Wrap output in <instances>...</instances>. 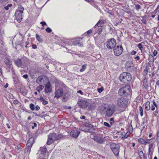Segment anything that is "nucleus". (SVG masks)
<instances>
[{"label":"nucleus","mask_w":159,"mask_h":159,"mask_svg":"<svg viewBox=\"0 0 159 159\" xmlns=\"http://www.w3.org/2000/svg\"><path fill=\"white\" fill-rule=\"evenodd\" d=\"M62 135L61 134L57 135L56 133H50L48 135L47 144L48 145H50L55 141L58 140L62 138Z\"/></svg>","instance_id":"f257e3e1"},{"label":"nucleus","mask_w":159,"mask_h":159,"mask_svg":"<svg viewBox=\"0 0 159 159\" xmlns=\"http://www.w3.org/2000/svg\"><path fill=\"white\" fill-rule=\"evenodd\" d=\"M132 78V75L126 72H123L121 73L119 77L120 81L125 84L129 83L131 80Z\"/></svg>","instance_id":"f03ea898"},{"label":"nucleus","mask_w":159,"mask_h":159,"mask_svg":"<svg viewBox=\"0 0 159 159\" xmlns=\"http://www.w3.org/2000/svg\"><path fill=\"white\" fill-rule=\"evenodd\" d=\"M130 88L129 85H127L120 89L118 92L119 95L122 96H126L130 93Z\"/></svg>","instance_id":"7ed1b4c3"},{"label":"nucleus","mask_w":159,"mask_h":159,"mask_svg":"<svg viewBox=\"0 0 159 159\" xmlns=\"http://www.w3.org/2000/svg\"><path fill=\"white\" fill-rule=\"evenodd\" d=\"M127 103V101L123 97L118 98L117 101V105L120 108H124Z\"/></svg>","instance_id":"20e7f679"},{"label":"nucleus","mask_w":159,"mask_h":159,"mask_svg":"<svg viewBox=\"0 0 159 159\" xmlns=\"http://www.w3.org/2000/svg\"><path fill=\"white\" fill-rule=\"evenodd\" d=\"M111 149L116 156L119 155L120 152V146L118 144L112 143L111 144Z\"/></svg>","instance_id":"39448f33"},{"label":"nucleus","mask_w":159,"mask_h":159,"mask_svg":"<svg viewBox=\"0 0 159 159\" xmlns=\"http://www.w3.org/2000/svg\"><path fill=\"white\" fill-rule=\"evenodd\" d=\"M77 104L80 108L85 109L89 106V103L88 102L87 99H80L78 100Z\"/></svg>","instance_id":"423d86ee"},{"label":"nucleus","mask_w":159,"mask_h":159,"mask_svg":"<svg viewBox=\"0 0 159 159\" xmlns=\"http://www.w3.org/2000/svg\"><path fill=\"white\" fill-rule=\"evenodd\" d=\"M116 45V42L114 38L108 39L107 41V46L109 49H111Z\"/></svg>","instance_id":"0eeeda50"},{"label":"nucleus","mask_w":159,"mask_h":159,"mask_svg":"<svg viewBox=\"0 0 159 159\" xmlns=\"http://www.w3.org/2000/svg\"><path fill=\"white\" fill-rule=\"evenodd\" d=\"M123 48L122 46H115L114 48V53L116 56H119L122 53Z\"/></svg>","instance_id":"6e6552de"},{"label":"nucleus","mask_w":159,"mask_h":159,"mask_svg":"<svg viewBox=\"0 0 159 159\" xmlns=\"http://www.w3.org/2000/svg\"><path fill=\"white\" fill-rule=\"evenodd\" d=\"M115 106L109 107L106 110V116L108 117L111 116L115 112Z\"/></svg>","instance_id":"1a4fd4ad"},{"label":"nucleus","mask_w":159,"mask_h":159,"mask_svg":"<svg viewBox=\"0 0 159 159\" xmlns=\"http://www.w3.org/2000/svg\"><path fill=\"white\" fill-rule=\"evenodd\" d=\"M64 93V91L62 88H59L55 90L54 97L58 99L61 97Z\"/></svg>","instance_id":"9d476101"},{"label":"nucleus","mask_w":159,"mask_h":159,"mask_svg":"<svg viewBox=\"0 0 159 159\" xmlns=\"http://www.w3.org/2000/svg\"><path fill=\"white\" fill-rule=\"evenodd\" d=\"M23 13L20 12L19 11H16L15 16L17 21L20 23L22 19V14Z\"/></svg>","instance_id":"9b49d317"},{"label":"nucleus","mask_w":159,"mask_h":159,"mask_svg":"<svg viewBox=\"0 0 159 159\" xmlns=\"http://www.w3.org/2000/svg\"><path fill=\"white\" fill-rule=\"evenodd\" d=\"M80 131L77 130H73L70 133V136L73 138L76 139L80 133Z\"/></svg>","instance_id":"f8f14e48"},{"label":"nucleus","mask_w":159,"mask_h":159,"mask_svg":"<svg viewBox=\"0 0 159 159\" xmlns=\"http://www.w3.org/2000/svg\"><path fill=\"white\" fill-rule=\"evenodd\" d=\"M45 91L46 93H48L51 92V84L49 81H48L45 85Z\"/></svg>","instance_id":"ddd939ff"},{"label":"nucleus","mask_w":159,"mask_h":159,"mask_svg":"<svg viewBox=\"0 0 159 159\" xmlns=\"http://www.w3.org/2000/svg\"><path fill=\"white\" fill-rule=\"evenodd\" d=\"M14 62L15 65L18 67H21L22 66V61L21 59H20L18 58L15 60Z\"/></svg>","instance_id":"4468645a"},{"label":"nucleus","mask_w":159,"mask_h":159,"mask_svg":"<svg viewBox=\"0 0 159 159\" xmlns=\"http://www.w3.org/2000/svg\"><path fill=\"white\" fill-rule=\"evenodd\" d=\"M62 101L64 102L66 101L70 97V95L68 93L64 92V93L63 95Z\"/></svg>","instance_id":"2eb2a0df"},{"label":"nucleus","mask_w":159,"mask_h":159,"mask_svg":"<svg viewBox=\"0 0 159 159\" xmlns=\"http://www.w3.org/2000/svg\"><path fill=\"white\" fill-rule=\"evenodd\" d=\"M150 140V139L145 140L142 138H140L138 139V141L141 144H146L149 143Z\"/></svg>","instance_id":"dca6fc26"},{"label":"nucleus","mask_w":159,"mask_h":159,"mask_svg":"<svg viewBox=\"0 0 159 159\" xmlns=\"http://www.w3.org/2000/svg\"><path fill=\"white\" fill-rule=\"evenodd\" d=\"M41 157H44L46 155L47 149L45 147H41L40 148Z\"/></svg>","instance_id":"f3484780"},{"label":"nucleus","mask_w":159,"mask_h":159,"mask_svg":"<svg viewBox=\"0 0 159 159\" xmlns=\"http://www.w3.org/2000/svg\"><path fill=\"white\" fill-rule=\"evenodd\" d=\"M138 155L140 159H145V157L143 151L141 149L138 150Z\"/></svg>","instance_id":"a211bd4d"},{"label":"nucleus","mask_w":159,"mask_h":159,"mask_svg":"<svg viewBox=\"0 0 159 159\" xmlns=\"http://www.w3.org/2000/svg\"><path fill=\"white\" fill-rule=\"evenodd\" d=\"M143 85L145 88L148 89L149 87V84L148 81V80L146 78L144 79L143 82Z\"/></svg>","instance_id":"6ab92c4d"},{"label":"nucleus","mask_w":159,"mask_h":159,"mask_svg":"<svg viewBox=\"0 0 159 159\" xmlns=\"http://www.w3.org/2000/svg\"><path fill=\"white\" fill-rule=\"evenodd\" d=\"M105 21L104 20H100L95 25V27L98 26L99 27H102L105 23Z\"/></svg>","instance_id":"aec40b11"},{"label":"nucleus","mask_w":159,"mask_h":159,"mask_svg":"<svg viewBox=\"0 0 159 159\" xmlns=\"http://www.w3.org/2000/svg\"><path fill=\"white\" fill-rule=\"evenodd\" d=\"M94 140L98 143H102L104 142V140L101 138L95 136L94 137Z\"/></svg>","instance_id":"412c9836"},{"label":"nucleus","mask_w":159,"mask_h":159,"mask_svg":"<svg viewBox=\"0 0 159 159\" xmlns=\"http://www.w3.org/2000/svg\"><path fill=\"white\" fill-rule=\"evenodd\" d=\"M155 107L156 108H157V106L156 103L155 102V101L153 100L152 101V103L151 104V110L152 111H154L155 109Z\"/></svg>","instance_id":"4be33fe9"},{"label":"nucleus","mask_w":159,"mask_h":159,"mask_svg":"<svg viewBox=\"0 0 159 159\" xmlns=\"http://www.w3.org/2000/svg\"><path fill=\"white\" fill-rule=\"evenodd\" d=\"M143 106H145V109L146 111L150 110V102L149 101H147Z\"/></svg>","instance_id":"5701e85b"},{"label":"nucleus","mask_w":159,"mask_h":159,"mask_svg":"<svg viewBox=\"0 0 159 159\" xmlns=\"http://www.w3.org/2000/svg\"><path fill=\"white\" fill-rule=\"evenodd\" d=\"M4 61L5 64L8 66L10 67V65L11 64L10 59L8 58H6L4 59Z\"/></svg>","instance_id":"b1692460"},{"label":"nucleus","mask_w":159,"mask_h":159,"mask_svg":"<svg viewBox=\"0 0 159 159\" xmlns=\"http://www.w3.org/2000/svg\"><path fill=\"white\" fill-rule=\"evenodd\" d=\"M44 88V86L42 85H39L37 87L36 90L39 92H40V90H43Z\"/></svg>","instance_id":"393cba45"},{"label":"nucleus","mask_w":159,"mask_h":159,"mask_svg":"<svg viewBox=\"0 0 159 159\" xmlns=\"http://www.w3.org/2000/svg\"><path fill=\"white\" fill-rule=\"evenodd\" d=\"M22 148L20 145H18L15 148L16 151L17 152H20V151H22Z\"/></svg>","instance_id":"a878e982"},{"label":"nucleus","mask_w":159,"mask_h":159,"mask_svg":"<svg viewBox=\"0 0 159 159\" xmlns=\"http://www.w3.org/2000/svg\"><path fill=\"white\" fill-rule=\"evenodd\" d=\"M43 80V78L41 76H39L37 79L36 82L37 83L39 84Z\"/></svg>","instance_id":"bb28decb"},{"label":"nucleus","mask_w":159,"mask_h":159,"mask_svg":"<svg viewBox=\"0 0 159 159\" xmlns=\"http://www.w3.org/2000/svg\"><path fill=\"white\" fill-rule=\"evenodd\" d=\"M148 60L150 62H153L154 61V58L152 55H149Z\"/></svg>","instance_id":"cd10ccee"},{"label":"nucleus","mask_w":159,"mask_h":159,"mask_svg":"<svg viewBox=\"0 0 159 159\" xmlns=\"http://www.w3.org/2000/svg\"><path fill=\"white\" fill-rule=\"evenodd\" d=\"M137 47L139 48V49L141 51V52H142L143 48L142 46V43H139L137 45Z\"/></svg>","instance_id":"c85d7f7f"},{"label":"nucleus","mask_w":159,"mask_h":159,"mask_svg":"<svg viewBox=\"0 0 159 159\" xmlns=\"http://www.w3.org/2000/svg\"><path fill=\"white\" fill-rule=\"evenodd\" d=\"M86 64L83 65L82 66V68L80 70V71L82 72L85 70L86 68Z\"/></svg>","instance_id":"c756f323"},{"label":"nucleus","mask_w":159,"mask_h":159,"mask_svg":"<svg viewBox=\"0 0 159 159\" xmlns=\"http://www.w3.org/2000/svg\"><path fill=\"white\" fill-rule=\"evenodd\" d=\"M139 113L140 115L141 116H143V110L142 107L141 106H139Z\"/></svg>","instance_id":"7c9ffc66"},{"label":"nucleus","mask_w":159,"mask_h":159,"mask_svg":"<svg viewBox=\"0 0 159 159\" xmlns=\"http://www.w3.org/2000/svg\"><path fill=\"white\" fill-rule=\"evenodd\" d=\"M133 128L132 127V125L131 124L129 125V127L128 132L129 133V134H131V133H132V132H133Z\"/></svg>","instance_id":"2f4dec72"},{"label":"nucleus","mask_w":159,"mask_h":159,"mask_svg":"<svg viewBox=\"0 0 159 159\" xmlns=\"http://www.w3.org/2000/svg\"><path fill=\"white\" fill-rule=\"evenodd\" d=\"M34 138L32 137H31L29 139L27 142H30V143H32V144H33V143H34Z\"/></svg>","instance_id":"473e14b6"},{"label":"nucleus","mask_w":159,"mask_h":159,"mask_svg":"<svg viewBox=\"0 0 159 159\" xmlns=\"http://www.w3.org/2000/svg\"><path fill=\"white\" fill-rule=\"evenodd\" d=\"M36 38L37 40L39 42H42V39L40 37L38 34H36Z\"/></svg>","instance_id":"72a5a7b5"},{"label":"nucleus","mask_w":159,"mask_h":159,"mask_svg":"<svg viewBox=\"0 0 159 159\" xmlns=\"http://www.w3.org/2000/svg\"><path fill=\"white\" fill-rule=\"evenodd\" d=\"M31 148H30V147H26V148L25 149V153L30 152L31 150Z\"/></svg>","instance_id":"f704fd0d"},{"label":"nucleus","mask_w":159,"mask_h":159,"mask_svg":"<svg viewBox=\"0 0 159 159\" xmlns=\"http://www.w3.org/2000/svg\"><path fill=\"white\" fill-rule=\"evenodd\" d=\"M129 134H129V132L127 131L126 133L125 134V136H124V137H122L121 138V139H125L127 138L129 136Z\"/></svg>","instance_id":"c9c22d12"},{"label":"nucleus","mask_w":159,"mask_h":159,"mask_svg":"<svg viewBox=\"0 0 159 159\" xmlns=\"http://www.w3.org/2000/svg\"><path fill=\"white\" fill-rule=\"evenodd\" d=\"M19 10H17L16 11H19L22 13H23V10H24V8L21 6H20L19 7Z\"/></svg>","instance_id":"e433bc0d"},{"label":"nucleus","mask_w":159,"mask_h":159,"mask_svg":"<svg viewBox=\"0 0 159 159\" xmlns=\"http://www.w3.org/2000/svg\"><path fill=\"white\" fill-rule=\"evenodd\" d=\"M92 30H90L86 32V33H85L84 34V35H86V36L89 35L90 34L92 33Z\"/></svg>","instance_id":"4c0bfd02"},{"label":"nucleus","mask_w":159,"mask_h":159,"mask_svg":"<svg viewBox=\"0 0 159 159\" xmlns=\"http://www.w3.org/2000/svg\"><path fill=\"white\" fill-rule=\"evenodd\" d=\"M30 107L32 111H34L35 109V107L33 103H31L30 105Z\"/></svg>","instance_id":"58836bf2"},{"label":"nucleus","mask_w":159,"mask_h":159,"mask_svg":"<svg viewBox=\"0 0 159 159\" xmlns=\"http://www.w3.org/2000/svg\"><path fill=\"white\" fill-rule=\"evenodd\" d=\"M135 8L136 9L138 10L139 9H140L141 8V6L140 5L138 4H135Z\"/></svg>","instance_id":"ea45409f"},{"label":"nucleus","mask_w":159,"mask_h":159,"mask_svg":"<svg viewBox=\"0 0 159 159\" xmlns=\"http://www.w3.org/2000/svg\"><path fill=\"white\" fill-rule=\"evenodd\" d=\"M11 6L12 4H9L7 5V6H6L4 7V8L6 10H7L9 9V7H11Z\"/></svg>","instance_id":"a19ab883"},{"label":"nucleus","mask_w":159,"mask_h":159,"mask_svg":"<svg viewBox=\"0 0 159 159\" xmlns=\"http://www.w3.org/2000/svg\"><path fill=\"white\" fill-rule=\"evenodd\" d=\"M33 145V144H32V143H30V142H27L26 147L31 148Z\"/></svg>","instance_id":"79ce46f5"},{"label":"nucleus","mask_w":159,"mask_h":159,"mask_svg":"<svg viewBox=\"0 0 159 159\" xmlns=\"http://www.w3.org/2000/svg\"><path fill=\"white\" fill-rule=\"evenodd\" d=\"M46 31L48 33H50L52 31V30L50 28L48 27L46 29Z\"/></svg>","instance_id":"37998d69"},{"label":"nucleus","mask_w":159,"mask_h":159,"mask_svg":"<svg viewBox=\"0 0 159 159\" xmlns=\"http://www.w3.org/2000/svg\"><path fill=\"white\" fill-rule=\"evenodd\" d=\"M134 59L137 62L138 61H139L140 60V57L139 56H135Z\"/></svg>","instance_id":"c03bdc74"},{"label":"nucleus","mask_w":159,"mask_h":159,"mask_svg":"<svg viewBox=\"0 0 159 159\" xmlns=\"http://www.w3.org/2000/svg\"><path fill=\"white\" fill-rule=\"evenodd\" d=\"M104 125L105 126L108 127V128H110L111 127V125L107 122H104Z\"/></svg>","instance_id":"a18cd8bd"},{"label":"nucleus","mask_w":159,"mask_h":159,"mask_svg":"<svg viewBox=\"0 0 159 159\" xmlns=\"http://www.w3.org/2000/svg\"><path fill=\"white\" fill-rule=\"evenodd\" d=\"M103 90V88L102 87H101V88H98L97 89L99 93H101Z\"/></svg>","instance_id":"49530a36"},{"label":"nucleus","mask_w":159,"mask_h":159,"mask_svg":"<svg viewBox=\"0 0 159 159\" xmlns=\"http://www.w3.org/2000/svg\"><path fill=\"white\" fill-rule=\"evenodd\" d=\"M79 39H76V41H74V44L75 45H76L77 44L79 43Z\"/></svg>","instance_id":"de8ad7c7"},{"label":"nucleus","mask_w":159,"mask_h":159,"mask_svg":"<svg viewBox=\"0 0 159 159\" xmlns=\"http://www.w3.org/2000/svg\"><path fill=\"white\" fill-rule=\"evenodd\" d=\"M136 53H137V52L136 51H134V50H132L131 51V52H130V53L131 55H134L136 54Z\"/></svg>","instance_id":"09e8293b"},{"label":"nucleus","mask_w":159,"mask_h":159,"mask_svg":"<svg viewBox=\"0 0 159 159\" xmlns=\"http://www.w3.org/2000/svg\"><path fill=\"white\" fill-rule=\"evenodd\" d=\"M157 52L156 50H155L153 53V54L152 56H153V57H155L157 55Z\"/></svg>","instance_id":"8fccbe9b"},{"label":"nucleus","mask_w":159,"mask_h":159,"mask_svg":"<svg viewBox=\"0 0 159 159\" xmlns=\"http://www.w3.org/2000/svg\"><path fill=\"white\" fill-rule=\"evenodd\" d=\"M110 124L111 125H112L113 124L114 122V118H111L110 119Z\"/></svg>","instance_id":"3c124183"},{"label":"nucleus","mask_w":159,"mask_h":159,"mask_svg":"<svg viewBox=\"0 0 159 159\" xmlns=\"http://www.w3.org/2000/svg\"><path fill=\"white\" fill-rule=\"evenodd\" d=\"M48 103V102L44 100L43 102V104L44 105H45L47 104Z\"/></svg>","instance_id":"603ef678"},{"label":"nucleus","mask_w":159,"mask_h":159,"mask_svg":"<svg viewBox=\"0 0 159 159\" xmlns=\"http://www.w3.org/2000/svg\"><path fill=\"white\" fill-rule=\"evenodd\" d=\"M149 70V68L147 66H146L144 67V70H145V71H147L148 72Z\"/></svg>","instance_id":"864d4df0"},{"label":"nucleus","mask_w":159,"mask_h":159,"mask_svg":"<svg viewBox=\"0 0 159 159\" xmlns=\"http://www.w3.org/2000/svg\"><path fill=\"white\" fill-rule=\"evenodd\" d=\"M19 102L16 100H14L13 101V103L14 104L16 105Z\"/></svg>","instance_id":"5fc2aeb1"},{"label":"nucleus","mask_w":159,"mask_h":159,"mask_svg":"<svg viewBox=\"0 0 159 159\" xmlns=\"http://www.w3.org/2000/svg\"><path fill=\"white\" fill-rule=\"evenodd\" d=\"M40 24H41L43 26H44L45 25H46V23L44 21H42L40 22Z\"/></svg>","instance_id":"6e6d98bb"},{"label":"nucleus","mask_w":159,"mask_h":159,"mask_svg":"<svg viewBox=\"0 0 159 159\" xmlns=\"http://www.w3.org/2000/svg\"><path fill=\"white\" fill-rule=\"evenodd\" d=\"M125 134L126 133L125 132L123 131L121 133V135L122 136V137H124L125 136Z\"/></svg>","instance_id":"4d7b16f0"},{"label":"nucleus","mask_w":159,"mask_h":159,"mask_svg":"<svg viewBox=\"0 0 159 159\" xmlns=\"http://www.w3.org/2000/svg\"><path fill=\"white\" fill-rule=\"evenodd\" d=\"M23 77L24 78H25V79H26L28 78V75L27 74L24 75H23Z\"/></svg>","instance_id":"13d9d810"},{"label":"nucleus","mask_w":159,"mask_h":159,"mask_svg":"<svg viewBox=\"0 0 159 159\" xmlns=\"http://www.w3.org/2000/svg\"><path fill=\"white\" fill-rule=\"evenodd\" d=\"M148 72L147 71H145L144 70V71L143 72V74L144 75H146L148 74Z\"/></svg>","instance_id":"bf43d9fd"},{"label":"nucleus","mask_w":159,"mask_h":159,"mask_svg":"<svg viewBox=\"0 0 159 159\" xmlns=\"http://www.w3.org/2000/svg\"><path fill=\"white\" fill-rule=\"evenodd\" d=\"M35 109H36V110H39L40 109V107L38 105H36L35 106Z\"/></svg>","instance_id":"052dcab7"},{"label":"nucleus","mask_w":159,"mask_h":159,"mask_svg":"<svg viewBox=\"0 0 159 159\" xmlns=\"http://www.w3.org/2000/svg\"><path fill=\"white\" fill-rule=\"evenodd\" d=\"M32 47L34 49H35L37 48V46L35 44L32 45Z\"/></svg>","instance_id":"680f3d73"},{"label":"nucleus","mask_w":159,"mask_h":159,"mask_svg":"<svg viewBox=\"0 0 159 159\" xmlns=\"http://www.w3.org/2000/svg\"><path fill=\"white\" fill-rule=\"evenodd\" d=\"M40 99L42 102H43L45 100L44 99V98L43 97H40Z\"/></svg>","instance_id":"e2e57ef3"},{"label":"nucleus","mask_w":159,"mask_h":159,"mask_svg":"<svg viewBox=\"0 0 159 159\" xmlns=\"http://www.w3.org/2000/svg\"><path fill=\"white\" fill-rule=\"evenodd\" d=\"M78 93H80L81 94H83V92L80 90H79V91L77 92Z\"/></svg>","instance_id":"0e129e2a"},{"label":"nucleus","mask_w":159,"mask_h":159,"mask_svg":"<svg viewBox=\"0 0 159 159\" xmlns=\"http://www.w3.org/2000/svg\"><path fill=\"white\" fill-rule=\"evenodd\" d=\"M153 147V145L152 144H150L149 146V148H152Z\"/></svg>","instance_id":"69168bd1"},{"label":"nucleus","mask_w":159,"mask_h":159,"mask_svg":"<svg viewBox=\"0 0 159 159\" xmlns=\"http://www.w3.org/2000/svg\"><path fill=\"white\" fill-rule=\"evenodd\" d=\"M159 139V131L157 132V139Z\"/></svg>","instance_id":"338daca9"},{"label":"nucleus","mask_w":159,"mask_h":159,"mask_svg":"<svg viewBox=\"0 0 159 159\" xmlns=\"http://www.w3.org/2000/svg\"><path fill=\"white\" fill-rule=\"evenodd\" d=\"M8 86V84L7 83L5 85L4 87L5 88H7Z\"/></svg>","instance_id":"774afa93"}]
</instances>
